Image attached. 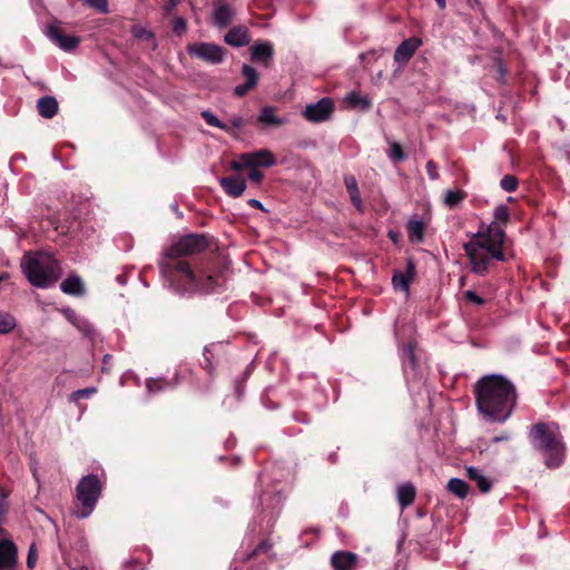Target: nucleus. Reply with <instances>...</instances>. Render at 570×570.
<instances>
[{
	"label": "nucleus",
	"mask_w": 570,
	"mask_h": 570,
	"mask_svg": "<svg viewBox=\"0 0 570 570\" xmlns=\"http://www.w3.org/2000/svg\"><path fill=\"white\" fill-rule=\"evenodd\" d=\"M466 473L469 479L476 483L481 492H488L491 489V481L484 475V473L480 469L469 466L466 469Z\"/></svg>",
	"instance_id": "obj_24"
},
{
	"label": "nucleus",
	"mask_w": 570,
	"mask_h": 570,
	"mask_svg": "<svg viewBox=\"0 0 570 570\" xmlns=\"http://www.w3.org/2000/svg\"><path fill=\"white\" fill-rule=\"evenodd\" d=\"M37 110L41 117L51 119L58 114L59 105L55 97L45 96L38 99Z\"/></svg>",
	"instance_id": "obj_19"
},
{
	"label": "nucleus",
	"mask_w": 570,
	"mask_h": 570,
	"mask_svg": "<svg viewBox=\"0 0 570 570\" xmlns=\"http://www.w3.org/2000/svg\"><path fill=\"white\" fill-rule=\"evenodd\" d=\"M509 438H510V436H509V434L503 433V434H501V435L494 436V438H493V440H492V442H493V443H499V442H502V441H507V440H509Z\"/></svg>",
	"instance_id": "obj_55"
},
{
	"label": "nucleus",
	"mask_w": 570,
	"mask_h": 570,
	"mask_svg": "<svg viewBox=\"0 0 570 570\" xmlns=\"http://www.w3.org/2000/svg\"><path fill=\"white\" fill-rule=\"evenodd\" d=\"M230 128V132H233L234 129H240L244 127L245 125V120L243 119V117H239V116H235L233 117L230 120H229V124H227Z\"/></svg>",
	"instance_id": "obj_45"
},
{
	"label": "nucleus",
	"mask_w": 570,
	"mask_h": 570,
	"mask_svg": "<svg viewBox=\"0 0 570 570\" xmlns=\"http://www.w3.org/2000/svg\"><path fill=\"white\" fill-rule=\"evenodd\" d=\"M375 53H376L375 51H368V52L362 53L361 59L362 60H366V59L371 60L372 58H374Z\"/></svg>",
	"instance_id": "obj_56"
},
{
	"label": "nucleus",
	"mask_w": 570,
	"mask_h": 570,
	"mask_svg": "<svg viewBox=\"0 0 570 570\" xmlns=\"http://www.w3.org/2000/svg\"><path fill=\"white\" fill-rule=\"evenodd\" d=\"M17 325L13 315L8 312L0 311V334L10 333Z\"/></svg>",
	"instance_id": "obj_29"
},
{
	"label": "nucleus",
	"mask_w": 570,
	"mask_h": 570,
	"mask_svg": "<svg viewBox=\"0 0 570 570\" xmlns=\"http://www.w3.org/2000/svg\"><path fill=\"white\" fill-rule=\"evenodd\" d=\"M224 40L227 45L233 47H244L250 41L248 30L243 26H236L229 29L225 35Z\"/></svg>",
	"instance_id": "obj_18"
},
{
	"label": "nucleus",
	"mask_w": 570,
	"mask_h": 570,
	"mask_svg": "<svg viewBox=\"0 0 570 570\" xmlns=\"http://www.w3.org/2000/svg\"><path fill=\"white\" fill-rule=\"evenodd\" d=\"M247 168L249 169L248 179L252 183L259 185L264 178V174L258 168H255V167H247Z\"/></svg>",
	"instance_id": "obj_41"
},
{
	"label": "nucleus",
	"mask_w": 570,
	"mask_h": 570,
	"mask_svg": "<svg viewBox=\"0 0 570 570\" xmlns=\"http://www.w3.org/2000/svg\"><path fill=\"white\" fill-rule=\"evenodd\" d=\"M334 109L333 99L324 97L315 104L307 105L302 114L309 122H323L331 119Z\"/></svg>",
	"instance_id": "obj_7"
},
{
	"label": "nucleus",
	"mask_w": 570,
	"mask_h": 570,
	"mask_svg": "<svg viewBox=\"0 0 570 570\" xmlns=\"http://www.w3.org/2000/svg\"><path fill=\"white\" fill-rule=\"evenodd\" d=\"M419 358L411 357L406 365H404V371L407 372L410 370H415L416 363Z\"/></svg>",
	"instance_id": "obj_54"
},
{
	"label": "nucleus",
	"mask_w": 570,
	"mask_h": 570,
	"mask_svg": "<svg viewBox=\"0 0 570 570\" xmlns=\"http://www.w3.org/2000/svg\"><path fill=\"white\" fill-rule=\"evenodd\" d=\"M186 51L188 52L189 56L198 58L210 65H218L223 62L226 55L225 48L213 42L188 43L186 47Z\"/></svg>",
	"instance_id": "obj_6"
},
{
	"label": "nucleus",
	"mask_w": 570,
	"mask_h": 570,
	"mask_svg": "<svg viewBox=\"0 0 570 570\" xmlns=\"http://www.w3.org/2000/svg\"><path fill=\"white\" fill-rule=\"evenodd\" d=\"M346 188L348 190V194L354 191V184H356V180L354 177L345 178Z\"/></svg>",
	"instance_id": "obj_53"
},
{
	"label": "nucleus",
	"mask_w": 570,
	"mask_h": 570,
	"mask_svg": "<svg viewBox=\"0 0 570 570\" xmlns=\"http://www.w3.org/2000/svg\"><path fill=\"white\" fill-rule=\"evenodd\" d=\"M464 296V299L469 303H473L475 305H483L485 303L484 298H482L481 296H479L476 293H474L473 291H466L464 292L463 294Z\"/></svg>",
	"instance_id": "obj_42"
},
{
	"label": "nucleus",
	"mask_w": 570,
	"mask_h": 570,
	"mask_svg": "<svg viewBox=\"0 0 570 570\" xmlns=\"http://www.w3.org/2000/svg\"><path fill=\"white\" fill-rule=\"evenodd\" d=\"M87 4L100 12H108V0H86Z\"/></svg>",
	"instance_id": "obj_39"
},
{
	"label": "nucleus",
	"mask_w": 570,
	"mask_h": 570,
	"mask_svg": "<svg viewBox=\"0 0 570 570\" xmlns=\"http://www.w3.org/2000/svg\"><path fill=\"white\" fill-rule=\"evenodd\" d=\"M448 490L460 499L468 495L469 487L465 481L459 478H452L448 482Z\"/></svg>",
	"instance_id": "obj_27"
},
{
	"label": "nucleus",
	"mask_w": 570,
	"mask_h": 570,
	"mask_svg": "<svg viewBox=\"0 0 570 570\" xmlns=\"http://www.w3.org/2000/svg\"><path fill=\"white\" fill-rule=\"evenodd\" d=\"M463 247L470 261L471 271L480 276L488 274L493 258L473 244H464Z\"/></svg>",
	"instance_id": "obj_8"
},
{
	"label": "nucleus",
	"mask_w": 570,
	"mask_h": 570,
	"mask_svg": "<svg viewBox=\"0 0 570 570\" xmlns=\"http://www.w3.org/2000/svg\"><path fill=\"white\" fill-rule=\"evenodd\" d=\"M473 244L481 250H484L492 258L503 262L505 259V255L503 253V248L498 246L494 240H492L488 235L478 233L473 236V238L468 243Z\"/></svg>",
	"instance_id": "obj_12"
},
{
	"label": "nucleus",
	"mask_w": 570,
	"mask_h": 570,
	"mask_svg": "<svg viewBox=\"0 0 570 570\" xmlns=\"http://www.w3.org/2000/svg\"><path fill=\"white\" fill-rule=\"evenodd\" d=\"M101 483L97 475L88 474L80 479L76 488V495L80 509L73 511L78 519L89 517L96 508L101 494Z\"/></svg>",
	"instance_id": "obj_5"
},
{
	"label": "nucleus",
	"mask_w": 570,
	"mask_h": 570,
	"mask_svg": "<svg viewBox=\"0 0 570 570\" xmlns=\"http://www.w3.org/2000/svg\"><path fill=\"white\" fill-rule=\"evenodd\" d=\"M160 381H161L160 379H148L147 383H146L147 390L150 393L160 391L163 389V386H158L157 389L155 387L158 384V382H160Z\"/></svg>",
	"instance_id": "obj_46"
},
{
	"label": "nucleus",
	"mask_w": 570,
	"mask_h": 570,
	"mask_svg": "<svg viewBox=\"0 0 570 570\" xmlns=\"http://www.w3.org/2000/svg\"><path fill=\"white\" fill-rule=\"evenodd\" d=\"M78 570H89L87 567H81Z\"/></svg>",
	"instance_id": "obj_62"
},
{
	"label": "nucleus",
	"mask_w": 570,
	"mask_h": 570,
	"mask_svg": "<svg viewBox=\"0 0 570 570\" xmlns=\"http://www.w3.org/2000/svg\"><path fill=\"white\" fill-rule=\"evenodd\" d=\"M276 109L271 106L262 108L257 120L266 126L279 127L285 124V120L275 115Z\"/></svg>",
	"instance_id": "obj_23"
},
{
	"label": "nucleus",
	"mask_w": 570,
	"mask_h": 570,
	"mask_svg": "<svg viewBox=\"0 0 570 570\" xmlns=\"http://www.w3.org/2000/svg\"><path fill=\"white\" fill-rule=\"evenodd\" d=\"M421 45V39L416 37L403 40L395 49L394 60L401 65L407 63Z\"/></svg>",
	"instance_id": "obj_14"
},
{
	"label": "nucleus",
	"mask_w": 570,
	"mask_h": 570,
	"mask_svg": "<svg viewBox=\"0 0 570 570\" xmlns=\"http://www.w3.org/2000/svg\"><path fill=\"white\" fill-rule=\"evenodd\" d=\"M358 556L351 551L338 550L331 556V566L334 570H355Z\"/></svg>",
	"instance_id": "obj_15"
},
{
	"label": "nucleus",
	"mask_w": 570,
	"mask_h": 570,
	"mask_svg": "<svg viewBox=\"0 0 570 570\" xmlns=\"http://www.w3.org/2000/svg\"><path fill=\"white\" fill-rule=\"evenodd\" d=\"M510 218V213L507 206L500 205L494 209V219L498 223L505 224Z\"/></svg>",
	"instance_id": "obj_36"
},
{
	"label": "nucleus",
	"mask_w": 570,
	"mask_h": 570,
	"mask_svg": "<svg viewBox=\"0 0 570 570\" xmlns=\"http://www.w3.org/2000/svg\"><path fill=\"white\" fill-rule=\"evenodd\" d=\"M65 315L67 317L68 321H70L73 325L80 327L78 321H79V316L76 314L75 311L68 308L65 311Z\"/></svg>",
	"instance_id": "obj_47"
},
{
	"label": "nucleus",
	"mask_w": 570,
	"mask_h": 570,
	"mask_svg": "<svg viewBox=\"0 0 570 570\" xmlns=\"http://www.w3.org/2000/svg\"><path fill=\"white\" fill-rule=\"evenodd\" d=\"M392 284L394 288L400 289L406 294L410 292L411 282L404 277L402 272L397 271L393 274Z\"/></svg>",
	"instance_id": "obj_33"
},
{
	"label": "nucleus",
	"mask_w": 570,
	"mask_h": 570,
	"mask_svg": "<svg viewBox=\"0 0 570 570\" xmlns=\"http://www.w3.org/2000/svg\"><path fill=\"white\" fill-rule=\"evenodd\" d=\"M219 184L225 194L233 198L242 196L246 189V180L239 174L223 177Z\"/></svg>",
	"instance_id": "obj_16"
},
{
	"label": "nucleus",
	"mask_w": 570,
	"mask_h": 570,
	"mask_svg": "<svg viewBox=\"0 0 570 570\" xmlns=\"http://www.w3.org/2000/svg\"><path fill=\"white\" fill-rule=\"evenodd\" d=\"M409 352L411 354V357H414L413 351L411 350V346H409Z\"/></svg>",
	"instance_id": "obj_61"
},
{
	"label": "nucleus",
	"mask_w": 570,
	"mask_h": 570,
	"mask_svg": "<svg viewBox=\"0 0 570 570\" xmlns=\"http://www.w3.org/2000/svg\"><path fill=\"white\" fill-rule=\"evenodd\" d=\"M406 232L411 243L420 244L424 240L425 225L420 219L411 218L406 224Z\"/></svg>",
	"instance_id": "obj_21"
},
{
	"label": "nucleus",
	"mask_w": 570,
	"mask_h": 570,
	"mask_svg": "<svg viewBox=\"0 0 570 570\" xmlns=\"http://www.w3.org/2000/svg\"><path fill=\"white\" fill-rule=\"evenodd\" d=\"M269 549H271V544L267 543L266 541H263L262 543H259L257 546V548L254 550L253 554H257L259 552H265V551H267Z\"/></svg>",
	"instance_id": "obj_51"
},
{
	"label": "nucleus",
	"mask_w": 570,
	"mask_h": 570,
	"mask_svg": "<svg viewBox=\"0 0 570 570\" xmlns=\"http://www.w3.org/2000/svg\"><path fill=\"white\" fill-rule=\"evenodd\" d=\"M96 392H97V389H96V387H86V389L77 390V391H75V392L70 395V400H71V401L77 402V401H78V400H80V399H83V397H90V396H91V395H94Z\"/></svg>",
	"instance_id": "obj_38"
},
{
	"label": "nucleus",
	"mask_w": 570,
	"mask_h": 570,
	"mask_svg": "<svg viewBox=\"0 0 570 570\" xmlns=\"http://www.w3.org/2000/svg\"><path fill=\"white\" fill-rule=\"evenodd\" d=\"M208 247L205 235L188 234L166 249L160 269L178 292L208 294L224 285L226 264L216 256L205 262Z\"/></svg>",
	"instance_id": "obj_1"
},
{
	"label": "nucleus",
	"mask_w": 570,
	"mask_h": 570,
	"mask_svg": "<svg viewBox=\"0 0 570 570\" xmlns=\"http://www.w3.org/2000/svg\"><path fill=\"white\" fill-rule=\"evenodd\" d=\"M426 173L432 180L439 178V167L434 160H429L426 163Z\"/></svg>",
	"instance_id": "obj_43"
},
{
	"label": "nucleus",
	"mask_w": 570,
	"mask_h": 570,
	"mask_svg": "<svg viewBox=\"0 0 570 570\" xmlns=\"http://www.w3.org/2000/svg\"><path fill=\"white\" fill-rule=\"evenodd\" d=\"M17 562V548L8 540L0 542V570H13Z\"/></svg>",
	"instance_id": "obj_17"
},
{
	"label": "nucleus",
	"mask_w": 570,
	"mask_h": 570,
	"mask_svg": "<svg viewBox=\"0 0 570 570\" xmlns=\"http://www.w3.org/2000/svg\"><path fill=\"white\" fill-rule=\"evenodd\" d=\"M36 562H37V550H36L35 544H31L29 548L28 558H27L28 568H30V569L35 568Z\"/></svg>",
	"instance_id": "obj_44"
},
{
	"label": "nucleus",
	"mask_w": 570,
	"mask_h": 570,
	"mask_svg": "<svg viewBox=\"0 0 570 570\" xmlns=\"http://www.w3.org/2000/svg\"><path fill=\"white\" fill-rule=\"evenodd\" d=\"M234 11L228 4H220L214 11V23L223 29L233 21Z\"/></svg>",
	"instance_id": "obj_22"
},
{
	"label": "nucleus",
	"mask_w": 570,
	"mask_h": 570,
	"mask_svg": "<svg viewBox=\"0 0 570 570\" xmlns=\"http://www.w3.org/2000/svg\"><path fill=\"white\" fill-rule=\"evenodd\" d=\"M242 77L245 79V82L238 85L234 89V95L236 97H244L248 91L256 88L259 79V75L256 69L249 65H243L242 67Z\"/></svg>",
	"instance_id": "obj_13"
},
{
	"label": "nucleus",
	"mask_w": 570,
	"mask_h": 570,
	"mask_svg": "<svg viewBox=\"0 0 570 570\" xmlns=\"http://www.w3.org/2000/svg\"><path fill=\"white\" fill-rule=\"evenodd\" d=\"M402 274L404 275L405 278H407L411 283L414 281L415 278V275H416V267H415V264L412 259H409L406 262V267H405V271L402 272Z\"/></svg>",
	"instance_id": "obj_40"
},
{
	"label": "nucleus",
	"mask_w": 570,
	"mask_h": 570,
	"mask_svg": "<svg viewBox=\"0 0 570 570\" xmlns=\"http://www.w3.org/2000/svg\"><path fill=\"white\" fill-rule=\"evenodd\" d=\"M476 406L489 422H504L513 411L517 393L507 379L499 374L485 375L475 385Z\"/></svg>",
	"instance_id": "obj_2"
},
{
	"label": "nucleus",
	"mask_w": 570,
	"mask_h": 570,
	"mask_svg": "<svg viewBox=\"0 0 570 570\" xmlns=\"http://www.w3.org/2000/svg\"><path fill=\"white\" fill-rule=\"evenodd\" d=\"M249 51L250 60L253 62H261L265 67H269L275 53L273 43L263 40L255 41L249 48Z\"/></svg>",
	"instance_id": "obj_11"
},
{
	"label": "nucleus",
	"mask_w": 570,
	"mask_h": 570,
	"mask_svg": "<svg viewBox=\"0 0 570 570\" xmlns=\"http://www.w3.org/2000/svg\"><path fill=\"white\" fill-rule=\"evenodd\" d=\"M202 118L209 126L217 127L226 132H230V128L226 122L220 121L213 112L205 110L202 114Z\"/></svg>",
	"instance_id": "obj_30"
},
{
	"label": "nucleus",
	"mask_w": 570,
	"mask_h": 570,
	"mask_svg": "<svg viewBox=\"0 0 570 570\" xmlns=\"http://www.w3.org/2000/svg\"><path fill=\"white\" fill-rule=\"evenodd\" d=\"M173 32L177 36H183L187 30V21L181 17H176L171 20Z\"/></svg>",
	"instance_id": "obj_35"
},
{
	"label": "nucleus",
	"mask_w": 570,
	"mask_h": 570,
	"mask_svg": "<svg viewBox=\"0 0 570 570\" xmlns=\"http://www.w3.org/2000/svg\"><path fill=\"white\" fill-rule=\"evenodd\" d=\"M21 268L28 281L40 288L55 285L61 275L60 263L49 255L26 254L21 261Z\"/></svg>",
	"instance_id": "obj_4"
},
{
	"label": "nucleus",
	"mask_w": 570,
	"mask_h": 570,
	"mask_svg": "<svg viewBox=\"0 0 570 570\" xmlns=\"http://www.w3.org/2000/svg\"><path fill=\"white\" fill-rule=\"evenodd\" d=\"M48 37L65 51L75 50L80 43V37L66 35L57 23L49 26Z\"/></svg>",
	"instance_id": "obj_10"
},
{
	"label": "nucleus",
	"mask_w": 570,
	"mask_h": 570,
	"mask_svg": "<svg viewBox=\"0 0 570 570\" xmlns=\"http://www.w3.org/2000/svg\"><path fill=\"white\" fill-rule=\"evenodd\" d=\"M60 289L68 295L81 296L85 294V285L82 279L77 275L68 276L60 284Z\"/></svg>",
	"instance_id": "obj_20"
},
{
	"label": "nucleus",
	"mask_w": 570,
	"mask_h": 570,
	"mask_svg": "<svg viewBox=\"0 0 570 570\" xmlns=\"http://www.w3.org/2000/svg\"><path fill=\"white\" fill-rule=\"evenodd\" d=\"M532 448L542 456L547 468L560 466L566 458V444L559 426L553 423H537L529 432Z\"/></svg>",
	"instance_id": "obj_3"
},
{
	"label": "nucleus",
	"mask_w": 570,
	"mask_h": 570,
	"mask_svg": "<svg viewBox=\"0 0 570 570\" xmlns=\"http://www.w3.org/2000/svg\"><path fill=\"white\" fill-rule=\"evenodd\" d=\"M435 2L441 10L446 7V0H435Z\"/></svg>",
	"instance_id": "obj_57"
},
{
	"label": "nucleus",
	"mask_w": 570,
	"mask_h": 570,
	"mask_svg": "<svg viewBox=\"0 0 570 570\" xmlns=\"http://www.w3.org/2000/svg\"><path fill=\"white\" fill-rule=\"evenodd\" d=\"M390 157L395 161H402L406 158V155L404 154L403 148L399 142L391 144Z\"/></svg>",
	"instance_id": "obj_37"
},
{
	"label": "nucleus",
	"mask_w": 570,
	"mask_h": 570,
	"mask_svg": "<svg viewBox=\"0 0 570 570\" xmlns=\"http://www.w3.org/2000/svg\"><path fill=\"white\" fill-rule=\"evenodd\" d=\"M485 235H488V237H490L492 240H494V243L498 246L503 248V243H504L505 234H504V230L502 228L495 226L494 223H492L489 226L488 233Z\"/></svg>",
	"instance_id": "obj_32"
},
{
	"label": "nucleus",
	"mask_w": 570,
	"mask_h": 570,
	"mask_svg": "<svg viewBox=\"0 0 570 570\" xmlns=\"http://www.w3.org/2000/svg\"><path fill=\"white\" fill-rule=\"evenodd\" d=\"M409 352L411 354V357H414L413 351L411 350V346H409Z\"/></svg>",
	"instance_id": "obj_60"
},
{
	"label": "nucleus",
	"mask_w": 570,
	"mask_h": 570,
	"mask_svg": "<svg viewBox=\"0 0 570 570\" xmlns=\"http://www.w3.org/2000/svg\"><path fill=\"white\" fill-rule=\"evenodd\" d=\"M240 160H244V165H246V167L255 168H269L276 164L275 155L266 148L258 149L253 153H243L240 154Z\"/></svg>",
	"instance_id": "obj_9"
},
{
	"label": "nucleus",
	"mask_w": 570,
	"mask_h": 570,
	"mask_svg": "<svg viewBox=\"0 0 570 570\" xmlns=\"http://www.w3.org/2000/svg\"><path fill=\"white\" fill-rule=\"evenodd\" d=\"M4 279H7V274L0 273V283L3 282Z\"/></svg>",
	"instance_id": "obj_58"
},
{
	"label": "nucleus",
	"mask_w": 570,
	"mask_h": 570,
	"mask_svg": "<svg viewBox=\"0 0 570 570\" xmlns=\"http://www.w3.org/2000/svg\"><path fill=\"white\" fill-rule=\"evenodd\" d=\"M500 186L508 193H513L518 189L519 180L513 175H504L500 181Z\"/></svg>",
	"instance_id": "obj_34"
},
{
	"label": "nucleus",
	"mask_w": 570,
	"mask_h": 570,
	"mask_svg": "<svg viewBox=\"0 0 570 570\" xmlns=\"http://www.w3.org/2000/svg\"><path fill=\"white\" fill-rule=\"evenodd\" d=\"M229 167L235 170V171H240L243 170L244 168H246V165H244V160H237V161H232Z\"/></svg>",
	"instance_id": "obj_50"
},
{
	"label": "nucleus",
	"mask_w": 570,
	"mask_h": 570,
	"mask_svg": "<svg viewBox=\"0 0 570 570\" xmlns=\"http://www.w3.org/2000/svg\"><path fill=\"white\" fill-rule=\"evenodd\" d=\"M247 204L252 207V208H256V209H264L263 207V204L257 200V199H254V198H250L247 200Z\"/></svg>",
	"instance_id": "obj_52"
},
{
	"label": "nucleus",
	"mask_w": 570,
	"mask_h": 570,
	"mask_svg": "<svg viewBox=\"0 0 570 570\" xmlns=\"http://www.w3.org/2000/svg\"><path fill=\"white\" fill-rule=\"evenodd\" d=\"M466 197V193L464 190H448L445 193L444 203L453 208L458 206L464 198Z\"/></svg>",
	"instance_id": "obj_31"
},
{
	"label": "nucleus",
	"mask_w": 570,
	"mask_h": 570,
	"mask_svg": "<svg viewBox=\"0 0 570 570\" xmlns=\"http://www.w3.org/2000/svg\"><path fill=\"white\" fill-rule=\"evenodd\" d=\"M351 196V200L354 205L358 206L361 204V199H360V193H358V188H357V184H354V191H352L350 194Z\"/></svg>",
	"instance_id": "obj_49"
},
{
	"label": "nucleus",
	"mask_w": 570,
	"mask_h": 570,
	"mask_svg": "<svg viewBox=\"0 0 570 570\" xmlns=\"http://www.w3.org/2000/svg\"><path fill=\"white\" fill-rule=\"evenodd\" d=\"M131 35L138 40L153 41V50L157 48V42H155V35L150 30H147L139 24H135L131 28Z\"/></svg>",
	"instance_id": "obj_28"
},
{
	"label": "nucleus",
	"mask_w": 570,
	"mask_h": 570,
	"mask_svg": "<svg viewBox=\"0 0 570 570\" xmlns=\"http://www.w3.org/2000/svg\"><path fill=\"white\" fill-rule=\"evenodd\" d=\"M344 101L354 109H360L363 111L368 110L372 107V102L370 98L366 96H361L356 91H351L345 98Z\"/></svg>",
	"instance_id": "obj_25"
},
{
	"label": "nucleus",
	"mask_w": 570,
	"mask_h": 570,
	"mask_svg": "<svg viewBox=\"0 0 570 570\" xmlns=\"http://www.w3.org/2000/svg\"><path fill=\"white\" fill-rule=\"evenodd\" d=\"M178 3H179V0H166V3L164 6L165 13L170 14L176 9Z\"/></svg>",
	"instance_id": "obj_48"
},
{
	"label": "nucleus",
	"mask_w": 570,
	"mask_h": 570,
	"mask_svg": "<svg viewBox=\"0 0 570 570\" xmlns=\"http://www.w3.org/2000/svg\"><path fill=\"white\" fill-rule=\"evenodd\" d=\"M499 71H500L501 76L504 75L505 70L503 69L502 65H499Z\"/></svg>",
	"instance_id": "obj_59"
},
{
	"label": "nucleus",
	"mask_w": 570,
	"mask_h": 570,
	"mask_svg": "<svg viewBox=\"0 0 570 570\" xmlns=\"http://www.w3.org/2000/svg\"><path fill=\"white\" fill-rule=\"evenodd\" d=\"M415 498V488L411 483L397 488V501L402 509L409 507Z\"/></svg>",
	"instance_id": "obj_26"
}]
</instances>
